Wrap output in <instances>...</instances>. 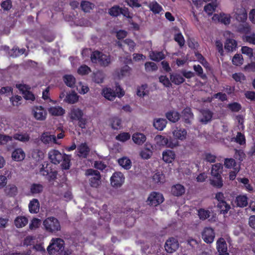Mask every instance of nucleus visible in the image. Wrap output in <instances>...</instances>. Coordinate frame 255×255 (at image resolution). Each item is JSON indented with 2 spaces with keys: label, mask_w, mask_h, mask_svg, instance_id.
I'll list each match as a JSON object with an SVG mask.
<instances>
[{
  "label": "nucleus",
  "mask_w": 255,
  "mask_h": 255,
  "mask_svg": "<svg viewBox=\"0 0 255 255\" xmlns=\"http://www.w3.org/2000/svg\"><path fill=\"white\" fill-rule=\"evenodd\" d=\"M91 59L93 63H98L101 66H108L111 62V57L99 51H95L91 55Z\"/></svg>",
  "instance_id": "1"
},
{
  "label": "nucleus",
  "mask_w": 255,
  "mask_h": 255,
  "mask_svg": "<svg viewBox=\"0 0 255 255\" xmlns=\"http://www.w3.org/2000/svg\"><path fill=\"white\" fill-rule=\"evenodd\" d=\"M69 117L72 121H78V126L81 128H85L87 123V119L84 118V113L79 108H73L71 110Z\"/></svg>",
  "instance_id": "2"
},
{
  "label": "nucleus",
  "mask_w": 255,
  "mask_h": 255,
  "mask_svg": "<svg viewBox=\"0 0 255 255\" xmlns=\"http://www.w3.org/2000/svg\"><path fill=\"white\" fill-rule=\"evenodd\" d=\"M116 92L110 88L103 89L102 91V94L104 97L109 101H113L116 97L117 95L119 98L123 97L125 95V91L120 87L118 83H116Z\"/></svg>",
  "instance_id": "3"
},
{
  "label": "nucleus",
  "mask_w": 255,
  "mask_h": 255,
  "mask_svg": "<svg viewBox=\"0 0 255 255\" xmlns=\"http://www.w3.org/2000/svg\"><path fill=\"white\" fill-rule=\"evenodd\" d=\"M64 248V241L60 238L52 239L47 250L50 255H55L62 252Z\"/></svg>",
  "instance_id": "4"
},
{
  "label": "nucleus",
  "mask_w": 255,
  "mask_h": 255,
  "mask_svg": "<svg viewBox=\"0 0 255 255\" xmlns=\"http://www.w3.org/2000/svg\"><path fill=\"white\" fill-rule=\"evenodd\" d=\"M43 225L45 230L50 233H55L60 231L61 229L59 221L53 217H48L45 219Z\"/></svg>",
  "instance_id": "5"
},
{
  "label": "nucleus",
  "mask_w": 255,
  "mask_h": 255,
  "mask_svg": "<svg viewBox=\"0 0 255 255\" xmlns=\"http://www.w3.org/2000/svg\"><path fill=\"white\" fill-rule=\"evenodd\" d=\"M108 13L113 17H117L121 14L128 18H131L130 12L128 7H121L119 5H114L109 9Z\"/></svg>",
  "instance_id": "6"
},
{
  "label": "nucleus",
  "mask_w": 255,
  "mask_h": 255,
  "mask_svg": "<svg viewBox=\"0 0 255 255\" xmlns=\"http://www.w3.org/2000/svg\"><path fill=\"white\" fill-rule=\"evenodd\" d=\"M163 195L158 192L152 191L149 195L146 202L150 206L156 207L164 201Z\"/></svg>",
  "instance_id": "7"
},
{
  "label": "nucleus",
  "mask_w": 255,
  "mask_h": 255,
  "mask_svg": "<svg viewBox=\"0 0 255 255\" xmlns=\"http://www.w3.org/2000/svg\"><path fill=\"white\" fill-rule=\"evenodd\" d=\"M87 176H93L89 179L90 185L92 187L97 188L101 183V175L97 170L88 169L86 171Z\"/></svg>",
  "instance_id": "8"
},
{
  "label": "nucleus",
  "mask_w": 255,
  "mask_h": 255,
  "mask_svg": "<svg viewBox=\"0 0 255 255\" xmlns=\"http://www.w3.org/2000/svg\"><path fill=\"white\" fill-rule=\"evenodd\" d=\"M45 164H42V167L40 168V172L43 176H46L48 180L53 181L57 178V171L53 170L51 168V165L49 163L46 164V166L44 167Z\"/></svg>",
  "instance_id": "9"
},
{
  "label": "nucleus",
  "mask_w": 255,
  "mask_h": 255,
  "mask_svg": "<svg viewBox=\"0 0 255 255\" xmlns=\"http://www.w3.org/2000/svg\"><path fill=\"white\" fill-rule=\"evenodd\" d=\"M125 179V176L122 172H116L110 178L111 185L114 187H120L124 183Z\"/></svg>",
  "instance_id": "10"
},
{
  "label": "nucleus",
  "mask_w": 255,
  "mask_h": 255,
  "mask_svg": "<svg viewBox=\"0 0 255 255\" xmlns=\"http://www.w3.org/2000/svg\"><path fill=\"white\" fill-rule=\"evenodd\" d=\"M165 250L168 253H173L175 252L179 247V243L177 240L174 238H169L165 244Z\"/></svg>",
  "instance_id": "11"
},
{
  "label": "nucleus",
  "mask_w": 255,
  "mask_h": 255,
  "mask_svg": "<svg viewBox=\"0 0 255 255\" xmlns=\"http://www.w3.org/2000/svg\"><path fill=\"white\" fill-rule=\"evenodd\" d=\"M215 234L214 230L210 227L204 228L202 233V238L204 241L207 244H211L214 241Z\"/></svg>",
  "instance_id": "12"
},
{
  "label": "nucleus",
  "mask_w": 255,
  "mask_h": 255,
  "mask_svg": "<svg viewBox=\"0 0 255 255\" xmlns=\"http://www.w3.org/2000/svg\"><path fill=\"white\" fill-rule=\"evenodd\" d=\"M48 156L51 162L54 164H59L62 161L63 158V154L56 149L50 151L48 153Z\"/></svg>",
  "instance_id": "13"
},
{
  "label": "nucleus",
  "mask_w": 255,
  "mask_h": 255,
  "mask_svg": "<svg viewBox=\"0 0 255 255\" xmlns=\"http://www.w3.org/2000/svg\"><path fill=\"white\" fill-rule=\"evenodd\" d=\"M155 139L158 142H160V144L166 145L171 148H173L178 145L177 141L174 140V142H173L171 139L169 140L167 138L162 135H157L155 137Z\"/></svg>",
  "instance_id": "14"
},
{
  "label": "nucleus",
  "mask_w": 255,
  "mask_h": 255,
  "mask_svg": "<svg viewBox=\"0 0 255 255\" xmlns=\"http://www.w3.org/2000/svg\"><path fill=\"white\" fill-rule=\"evenodd\" d=\"M33 111L34 117L37 120L43 121L46 119L47 113L42 106L36 107Z\"/></svg>",
  "instance_id": "15"
},
{
  "label": "nucleus",
  "mask_w": 255,
  "mask_h": 255,
  "mask_svg": "<svg viewBox=\"0 0 255 255\" xmlns=\"http://www.w3.org/2000/svg\"><path fill=\"white\" fill-rule=\"evenodd\" d=\"M212 19L214 20H217L219 22H220L225 25H228L231 22L230 15L224 13H221L220 14H214Z\"/></svg>",
  "instance_id": "16"
},
{
  "label": "nucleus",
  "mask_w": 255,
  "mask_h": 255,
  "mask_svg": "<svg viewBox=\"0 0 255 255\" xmlns=\"http://www.w3.org/2000/svg\"><path fill=\"white\" fill-rule=\"evenodd\" d=\"M20 91L22 92L24 99L26 100H31L33 101L35 100L34 94L29 90L25 85L19 84L17 86Z\"/></svg>",
  "instance_id": "17"
},
{
  "label": "nucleus",
  "mask_w": 255,
  "mask_h": 255,
  "mask_svg": "<svg viewBox=\"0 0 255 255\" xmlns=\"http://www.w3.org/2000/svg\"><path fill=\"white\" fill-rule=\"evenodd\" d=\"M152 150L153 147L152 145L146 144L144 147L140 152L141 157L144 159H149L152 155Z\"/></svg>",
  "instance_id": "18"
},
{
  "label": "nucleus",
  "mask_w": 255,
  "mask_h": 255,
  "mask_svg": "<svg viewBox=\"0 0 255 255\" xmlns=\"http://www.w3.org/2000/svg\"><path fill=\"white\" fill-rule=\"evenodd\" d=\"M217 249L219 253H225L226 255H229L227 253V244L223 238H220L216 243Z\"/></svg>",
  "instance_id": "19"
},
{
  "label": "nucleus",
  "mask_w": 255,
  "mask_h": 255,
  "mask_svg": "<svg viewBox=\"0 0 255 255\" xmlns=\"http://www.w3.org/2000/svg\"><path fill=\"white\" fill-rule=\"evenodd\" d=\"M184 122L187 124H190L191 121L193 119L194 115L191 109L189 107L185 108L182 112Z\"/></svg>",
  "instance_id": "20"
},
{
  "label": "nucleus",
  "mask_w": 255,
  "mask_h": 255,
  "mask_svg": "<svg viewBox=\"0 0 255 255\" xmlns=\"http://www.w3.org/2000/svg\"><path fill=\"white\" fill-rule=\"evenodd\" d=\"M11 156L14 160L20 161L24 159L25 154L22 148H17L15 149L12 152Z\"/></svg>",
  "instance_id": "21"
},
{
  "label": "nucleus",
  "mask_w": 255,
  "mask_h": 255,
  "mask_svg": "<svg viewBox=\"0 0 255 255\" xmlns=\"http://www.w3.org/2000/svg\"><path fill=\"white\" fill-rule=\"evenodd\" d=\"M39 202L37 199H32L28 204L29 211L32 214L37 213L39 211Z\"/></svg>",
  "instance_id": "22"
},
{
  "label": "nucleus",
  "mask_w": 255,
  "mask_h": 255,
  "mask_svg": "<svg viewBox=\"0 0 255 255\" xmlns=\"http://www.w3.org/2000/svg\"><path fill=\"white\" fill-rule=\"evenodd\" d=\"M4 193L7 196L14 197L17 195L18 189L15 185L9 184L5 188Z\"/></svg>",
  "instance_id": "23"
},
{
  "label": "nucleus",
  "mask_w": 255,
  "mask_h": 255,
  "mask_svg": "<svg viewBox=\"0 0 255 255\" xmlns=\"http://www.w3.org/2000/svg\"><path fill=\"white\" fill-rule=\"evenodd\" d=\"M77 150L79 153V156L83 158H87L90 149L86 143H82L78 146Z\"/></svg>",
  "instance_id": "24"
},
{
  "label": "nucleus",
  "mask_w": 255,
  "mask_h": 255,
  "mask_svg": "<svg viewBox=\"0 0 255 255\" xmlns=\"http://www.w3.org/2000/svg\"><path fill=\"white\" fill-rule=\"evenodd\" d=\"M248 198L245 195H240L236 197L235 202L237 206L243 208L248 204Z\"/></svg>",
  "instance_id": "25"
},
{
  "label": "nucleus",
  "mask_w": 255,
  "mask_h": 255,
  "mask_svg": "<svg viewBox=\"0 0 255 255\" xmlns=\"http://www.w3.org/2000/svg\"><path fill=\"white\" fill-rule=\"evenodd\" d=\"M118 162L120 166L126 170L129 169L132 165V162L130 159L126 156H124L119 158L118 160Z\"/></svg>",
  "instance_id": "26"
},
{
  "label": "nucleus",
  "mask_w": 255,
  "mask_h": 255,
  "mask_svg": "<svg viewBox=\"0 0 255 255\" xmlns=\"http://www.w3.org/2000/svg\"><path fill=\"white\" fill-rule=\"evenodd\" d=\"M173 134L176 138L183 140L186 138L187 131L185 128H176L173 131Z\"/></svg>",
  "instance_id": "27"
},
{
  "label": "nucleus",
  "mask_w": 255,
  "mask_h": 255,
  "mask_svg": "<svg viewBox=\"0 0 255 255\" xmlns=\"http://www.w3.org/2000/svg\"><path fill=\"white\" fill-rule=\"evenodd\" d=\"M170 79L171 81L176 85H181L185 81L183 76L177 73L170 74Z\"/></svg>",
  "instance_id": "28"
},
{
  "label": "nucleus",
  "mask_w": 255,
  "mask_h": 255,
  "mask_svg": "<svg viewBox=\"0 0 255 255\" xmlns=\"http://www.w3.org/2000/svg\"><path fill=\"white\" fill-rule=\"evenodd\" d=\"M202 118L200 121L204 124H207L210 122L213 117V113L208 109L203 110L202 111Z\"/></svg>",
  "instance_id": "29"
},
{
  "label": "nucleus",
  "mask_w": 255,
  "mask_h": 255,
  "mask_svg": "<svg viewBox=\"0 0 255 255\" xmlns=\"http://www.w3.org/2000/svg\"><path fill=\"white\" fill-rule=\"evenodd\" d=\"M237 46V42L236 40L228 38L225 43V49L228 52H231L235 50Z\"/></svg>",
  "instance_id": "30"
},
{
  "label": "nucleus",
  "mask_w": 255,
  "mask_h": 255,
  "mask_svg": "<svg viewBox=\"0 0 255 255\" xmlns=\"http://www.w3.org/2000/svg\"><path fill=\"white\" fill-rule=\"evenodd\" d=\"M132 139L135 143L142 145L145 141L146 137L143 133L136 132L132 135Z\"/></svg>",
  "instance_id": "31"
},
{
  "label": "nucleus",
  "mask_w": 255,
  "mask_h": 255,
  "mask_svg": "<svg viewBox=\"0 0 255 255\" xmlns=\"http://www.w3.org/2000/svg\"><path fill=\"white\" fill-rule=\"evenodd\" d=\"M166 118L172 123H176L180 119V114L175 111H170L167 112L165 114Z\"/></svg>",
  "instance_id": "32"
},
{
  "label": "nucleus",
  "mask_w": 255,
  "mask_h": 255,
  "mask_svg": "<svg viewBox=\"0 0 255 255\" xmlns=\"http://www.w3.org/2000/svg\"><path fill=\"white\" fill-rule=\"evenodd\" d=\"M184 187L179 184L173 186L171 188V192L174 196H180L185 193Z\"/></svg>",
  "instance_id": "33"
},
{
  "label": "nucleus",
  "mask_w": 255,
  "mask_h": 255,
  "mask_svg": "<svg viewBox=\"0 0 255 255\" xmlns=\"http://www.w3.org/2000/svg\"><path fill=\"white\" fill-rule=\"evenodd\" d=\"M174 152L171 150H167L162 153V159L166 163H171L175 158Z\"/></svg>",
  "instance_id": "34"
},
{
  "label": "nucleus",
  "mask_w": 255,
  "mask_h": 255,
  "mask_svg": "<svg viewBox=\"0 0 255 255\" xmlns=\"http://www.w3.org/2000/svg\"><path fill=\"white\" fill-rule=\"evenodd\" d=\"M43 186L39 183H32L30 186V192L33 195L41 193L43 191Z\"/></svg>",
  "instance_id": "35"
},
{
  "label": "nucleus",
  "mask_w": 255,
  "mask_h": 255,
  "mask_svg": "<svg viewBox=\"0 0 255 255\" xmlns=\"http://www.w3.org/2000/svg\"><path fill=\"white\" fill-rule=\"evenodd\" d=\"M148 7L155 14H159L163 10L162 7L156 1L150 2L148 5Z\"/></svg>",
  "instance_id": "36"
},
{
  "label": "nucleus",
  "mask_w": 255,
  "mask_h": 255,
  "mask_svg": "<svg viewBox=\"0 0 255 255\" xmlns=\"http://www.w3.org/2000/svg\"><path fill=\"white\" fill-rule=\"evenodd\" d=\"M223 171V165L221 163H218L214 164L211 169V175L213 177L221 176Z\"/></svg>",
  "instance_id": "37"
},
{
  "label": "nucleus",
  "mask_w": 255,
  "mask_h": 255,
  "mask_svg": "<svg viewBox=\"0 0 255 255\" xmlns=\"http://www.w3.org/2000/svg\"><path fill=\"white\" fill-rule=\"evenodd\" d=\"M63 80L69 87L74 88L76 83L75 78L72 75L66 74L63 76Z\"/></svg>",
  "instance_id": "38"
},
{
  "label": "nucleus",
  "mask_w": 255,
  "mask_h": 255,
  "mask_svg": "<svg viewBox=\"0 0 255 255\" xmlns=\"http://www.w3.org/2000/svg\"><path fill=\"white\" fill-rule=\"evenodd\" d=\"M13 137L14 139L25 142L30 139V136L27 133L18 132L13 134Z\"/></svg>",
  "instance_id": "39"
},
{
  "label": "nucleus",
  "mask_w": 255,
  "mask_h": 255,
  "mask_svg": "<svg viewBox=\"0 0 255 255\" xmlns=\"http://www.w3.org/2000/svg\"><path fill=\"white\" fill-rule=\"evenodd\" d=\"M167 121L164 119H157L153 122V126L159 130H162L166 127Z\"/></svg>",
  "instance_id": "40"
},
{
  "label": "nucleus",
  "mask_w": 255,
  "mask_h": 255,
  "mask_svg": "<svg viewBox=\"0 0 255 255\" xmlns=\"http://www.w3.org/2000/svg\"><path fill=\"white\" fill-rule=\"evenodd\" d=\"M49 113L54 116H62L65 114V110L61 107H52L49 109Z\"/></svg>",
  "instance_id": "41"
},
{
  "label": "nucleus",
  "mask_w": 255,
  "mask_h": 255,
  "mask_svg": "<svg viewBox=\"0 0 255 255\" xmlns=\"http://www.w3.org/2000/svg\"><path fill=\"white\" fill-rule=\"evenodd\" d=\"M217 207L220 210L221 213L223 214H227L231 209L230 205L227 203L226 200L218 202Z\"/></svg>",
  "instance_id": "42"
},
{
  "label": "nucleus",
  "mask_w": 255,
  "mask_h": 255,
  "mask_svg": "<svg viewBox=\"0 0 255 255\" xmlns=\"http://www.w3.org/2000/svg\"><path fill=\"white\" fill-rule=\"evenodd\" d=\"M28 223V219L24 216H18L14 220V224L17 228L24 227Z\"/></svg>",
  "instance_id": "43"
},
{
  "label": "nucleus",
  "mask_w": 255,
  "mask_h": 255,
  "mask_svg": "<svg viewBox=\"0 0 255 255\" xmlns=\"http://www.w3.org/2000/svg\"><path fill=\"white\" fill-rule=\"evenodd\" d=\"M211 184L217 188H221L223 186V181L221 176L217 177H213V179L210 181Z\"/></svg>",
  "instance_id": "44"
},
{
  "label": "nucleus",
  "mask_w": 255,
  "mask_h": 255,
  "mask_svg": "<svg viewBox=\"0 0 255 255\" xmlns=\"http://www.w3.org/2000/svg\"><path fill=\"white\" fill-rule=\"evenodd\" d=\"M40 139L45 144L49 143L52 139L53 140L54 142H56V136L54 135H49L47 132L42 133Z\"/></svg>",
  "instance_id": "45"
},
{
  "label": "nucleus",
  "mask_w": 255,
  "mask_h": 255,
  "mask_svg": "<svg viewBox=\"0 0 255 255\" xmlns=\"http://www.w3.org/2000/svg\"><path fill=\"white\" fill-rule=\"evenodd\" d=\"M153 181L157 184H161L165 181V176L162 172H157L152 176Z\"/></svg>",
  "instance_id": "46"
},
{
  "label": "nucleus",
  "mask_w": 255,
  "mask_h": 255,
  "mask_svg": "<svg viewBox=\"0 0 255 255\" xmlns=\"http://www.w3.org/2000/svg\"><path fill=\"white\" fill-rule=\"evenodd\" d=\"M81 7L85 12H90V10L94 8V4L89 1L83 0L81 3Z\"/></svg>",
  "instance_id": "47"
},
{
  "label": "nucleus",
  "mask_w": 255,
  "mask_h": 255,
  "mask_svg": "<svg viewBox=\"0 0 255 255\" xmlns=\"http://www.w3.org/2000/svg\"><path fill=\"white\" fill-rule=\"evenodd\" d=\"M70 160L71 156L66 154H63V158L62 159V162L61 166L62 169L67 170L69 169L70 167Z\"/></svg>",
  "instance_id": "48"
},
{
  "label": "nucleus",
  "mask_w": 255,
  "mask_h": 255,
  "mask_svg": "<svg viewBox=\"0 0 255 255\" xmlns=\"http://www.w3.org/2000/svg\"><path fill=\"white\" fill-rule=\"evenodd\" d=\"M193 67L198 77L203 80H206L207 79V75L204 73L203 68L200 65H194Z\"/></svg>",
  "instance_id": "49"
},
{
  "label": "nucleus",
  "mask_w": 255,
  "mask_h": 255,
  "mask_svg": "<svg viewBox=\"0 0 255 255\" xmlns=\"http://www.w3.org/2000/svg\"><path fill=\"white\" fill-rule=\"evenodd\" d=\"M112 128L114 129H119L122 127V120L118 117H113L111 119Z\"/></svg>",
  "instance_id": "50"
},
{
  "label": "nucleus",
  "mask_w": 255,
  "mask_h": 255,
  "mask_svg": "<svg viewBox=\"0 0 255 255\" xmlns=\"http://www.w3.org/2000/svg\"><path fill=\"white\" fill-rule=\"evenodd\" d=\"M150 59L153 61H160L165 58L164 55L162 52L153 51L150 54Z\"/></svg>",
  "instance_id": "51"
},
{
  "label": "nucleus",
  "mask_w": 255,
  "mask_h": 255,
  "mask_svg": "<svg viewBox=\"0 0 255 255\" xmlns=\"http://www.w3.org/2000/svg\"><path fill=\"white\" fill-rule=\"evenodd\" d=\"M236 19L241 22H245L247 19V12L245 9H242L239 12L237 13Z\"/></svg>",
  "instance_id": "52"
},
{
  "label": "nucleus",
  "mask_w": 255,
  "mask_h": 255,
  "mask_svg": "<svg viewBox=\"0 0 255 255\" xmlns=\"http://www.w3.org/2000/svg\"><path fill=\"white\" fill-rule=\"evenodd\" d=\"M66 100V102L69 104H74L78 101L79 96L75 92H73L67 95Z\"/></svg>",
  "instance_id": "53"
},
{
  "label": "nucleus",
  "mask_w": 255,
  "mask_h": 255,
  "mask_svg": "<svg viewBox=\"0 0 255 255\" xmlns=\"http://www.w3.org/2000/svg\"><path fill=\"white\" fill-rule=\"evenodd\" d=\"M198 215L200 219L205 220L210 216V212L208 210L201 208L198 210Z\"/></svg>",
  "instance_id": "54"
},
{
  "label": "nucleus",
  "mask_w": 255,
  "mask_h": 255,
  "mask_svg": "<svg viewBox=\"0 0 255 255\" xmlns=\"http://www.w3.org/2000/svg\"><path fill=\"white\" fill-rule=\"evenodd\" d=\"M227 108L232 112H239L242 109L241 105L238 102H233L228 104Z\"/></svg>",
  "instance_id": "55"
},
{
  "label": "nucleus",
  "mask_w": 255,
  "mask_h": 255,
  "mask_svg": "<svg viewBox=\"0 0 255 255\" xmlns=\"http://www.w3.org/2000/svg\"><path fill=\"white\" fill-rule=\"evenodd\" d=\"M243 57L242 55L239 54H236L232 59V63L236 66H241L243 64Z\"/></svg>",
  "instance_id": "56"
},
{
  "label": "nucleus",
  "mask_w": 255,
  "mask_h": 255,
  "mask_svg": "<svg viewBox=\"0 0 255 255\" xmlns=\"http://www.w3.org/2000/svg\"><path fill=\"white\" fill-rule=\"evenodd\" d=\"M174 40L177 42L180 47H182L185 44V39L181 33L179 32L174 35Z\"/></svg>",
  "instance_id": "57"
},
{
  "label": "nucleus",
  "mask_w": 255,
  "mask_h": 255,
  "mask_svg": "<svg viewBox=\"0 0 255 255\" xmlns=\"http://www.w3.org/2000/svg\"><path fill=\"white\" fill-rule=\"evenodd\" d=\"M224 165L227 168H231L237 167V163L235 160L233 158H226L225 159Z\"/></svg>",
  "instance_id": "58"
},
{
  "label": "nucleus",
  "mask_w": 255,
  "mask_h": 255,
  "mask_svg": "<svg viewBox=\"0 0 255 255\" xmlns=\"http://www.w3.org/2000/svg\"><path fill=\"white\" fill-rule=\"evenodd\" d=\"M130 137V135L128 132H122L116 136V139L117 140L125 142L128 140Z\"/></svg>",
  "instance_id": "59"
},
{
  "label": "nucleus",
  "mask_w": 255,
  "mask_h": 255,
  "mask_svg": "<svg viewBox=\"0 0 255 255\" xmlns=\"http://www.w3.org/2000/svg\"><path fill=\"white\" fill-rule=\"evenodd\" d=\"M216 7L217 5L214 3H208L204 6V10L209 15H211L215 11Z\"/></svg>",
  "instance_id": "60"
},
{
  "label": "nucleus",
  "mask_w": 255,
  "mask_h": 255,
  "mask_svg": "<svg viewBox=\"0 0 255 255\" xmlns=\"http://www.w3.org/2000/svg\"><path fill=\"white\" fill-rule=\"evenodd\" d=\"M145 69L146 72L154 71L157 70L156 64L152 62H147L144 64Z\"/></svg>",
  "instance_id": "61"
},
{
  "label": "nucleus",
  "mask_w": 255,
  "mask_h": 255,
  "mask_svg": "<svg viewBox=\"0 0 255 255\" xmlns=\"http://www.w3.org/2000/svg\"><path fill=\"white\" fill-rule=\"evenodd\" d=\"M234 157L236 159L239 160L240 162H242L245 158L246 154L243 151V150L241 149H236L235 153L234 154Z\"/></svg>",
  "instance_id": "62"
},
{
  "label": "nucleus",
  "mask_w": 255,
  "mask_h": 255,
  "mask_svg": "<svg viewBox=\"0 0 255 255\" xmlns=\"http://www.w3.org/2000/svg\"><path fill=\"white\" fill-rule=\"evenodd\" d=\"M41 221L38 218H34L30 222L29 227L31 230L38 228L40 225Z\"/></svg>",
  "instance_id": "63"
},
{
  "label": "nucleus",
  "mask_w": 255,
  "mask_h": 255,
  "mask_svg": "<svg viewBox=\"0 0 255 255\" xmlns=\"http://www.w3.org/2000/svg\"><path fill=\"white\" fill-rule=\"evenodd\" d=\"M91 71L90 68L86 65L81 66L78 69V73L82 75H87Z\"/></svg>",
  "instance_id": "64"
}]
</instances>
